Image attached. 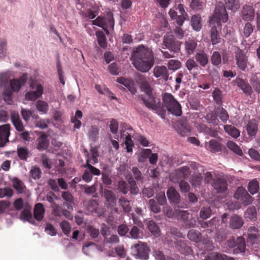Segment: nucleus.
<instances>
[{
	"label": "nucleus",
	"mask_w": 260,
	"mask_h": 260,
	"mask_svg": "<svg viewBox=\"0 0 260 260\" xmlns=\"http://www.w3.org/2000/svg\"><path fill=\"white\" fill-rule=\"evenodd\" d=\"M131 60L134 67L143 73L148 72L154 64L152 50L144 45H139L134 50Z\"/></svg>",
	"instance_id": "1"
},
{
	"label": "nucleus",
	"mask_w": 260,
	"mask_h": 260,
	"mask_svg": "<svg viewBox=\"0 0 260 260\" xmlns=\"http://www.w3.org/2000/svg\"><path fill=\"white\" fill-rule=\"evenodd\" d=\"M141 90L146 94V96H141L143 104L148 109L155 111L156 113L164 118L166 114V110L160 103L159 100L157 102L155 98L152 95V88L148 80L140 86Z\"/></svg>",
	"instance_id": "2"
},
{
	"label": "nucleus",
	"mask_w": 260,
	"mask_h": 260,
	"mask_svg": "<svg viewBox=\"0 0 260 260\" xmlns=\"http://www.w3.org/2000/svg\"><path fill=\"white\" fill-rule=\"evenodd\" d=\"M162 99L165 107L170 113L176 116H179L182 114L180 104L171 93L168 92L164 93Z\"/></svg>",
	"instance_id": "3"
},
{
	"label": "nucleus",
	"mask_w": 260,
	"mask_h": 260,
	"mask_svg": "<svg viewBox=\"0 0 260 260\" xmlns=\"http://www.w3.org/2000/svg\"><path fill=\"white\" fill-rule=\"evenodd\" d=\"M93 24L102 27L105 31L108 34L109 33L108 28H114V20L113 13L111 11L106 13L104 17L99 16L93 22Z\"/></svg>",
	"instance_id": "4"
},
{
	"label": "nucleus",
	"mask_w": 260,
	"mask_h": 260,
	"mask_svg": "<svg viewBox=\"0 0 260 260\" xmlns=\"http://www.w3.org/2000/svg\"><path fill=\"white\" fill-rule=\"evenodd\" d=\"M133 254L142 259L146 260L149 257V247L146 244L139 242L138 244L132 247Z\"/></svg>",
	"instance_id": "5"
},
{
	"label": "nucleus",
	"mask_w": 260,
	"mask_h": 260,
	"mask_svg": "<svg viewBox=\"0 0 260 260\" xmlns=\"http://www.w3.org/2000/svg\"><path fill=\"white\" fill-rule=\"evenodd\" d=\"M163 45L166 48L175 53L180 50L181 43L172 35H166L163 38Z\"/></svg>",
	"instance_id": "6"
},
{
	"label": "nucleus",
	"mask_w": 260,
	"mask_h": 260,
	"mask_svg": "<svg viewBox=\"0 0 260 260\" xmlns=\"http://www.w3.org/2000/svg\"><path fill=\"white\" fill-rule=\"evenodd\" d=\"M213 18L216 20L218 24L220 22L225 23L228 21L229 16L224 4L219 2L216 5Z\"/></svg>",
	"instance_id": "7"
},
{
	"label": "nucleus",
	"mask_w": 260,
	"mask_h": 260,
	"mask_svg": "<svg viewBox=\"0 0 260 260\" xmlns=\"http://www.w3.org/2000/svg\"><path fill=\"white\" fill-rule=\"evenodd\" d=\"M236 63L238 68L242 71H245L247 67L248 57L243 50L237 47L235 51Z\"/></svg>",
	"instance_id": "8"
},
{
	"label": "nucleus",
	"mask_w": 260,
	"mask_h": 260,
	"mask_svg": "<svg viewBox=\"0 0 260 260\" xmlns=\"http://www.w3.org/2000/svg\"><path fill=\"white\" fill-rule=\"evenodd\" d=\"M211 185L218 193H224L228 189V182L222 177H216L212 179Z\"/></svg>",
	"instance_id": "9"
},
{
	"label": "nucleus",
	"mask_w": 260,
	"mask_h": 260,
	"mask_svg": "<svg viewBox=\"0 0 260 260\" xmlns=\"http://www.w3.org/2000/svg\"><path fill=\"white\" fill-rule=\"evenodd\" d=\"M30 87L35 91H29L26 93L25 98L27 100L34 101L40 98L43 93V87L42 85L37 83H31Z\"/></svg>",
	"instance_id": "10"
},
{
	"label": "nucleus",
	"mask_w": 260,
	"mask_h": 260,
	"mask_svg": "<svg viewBox=\"0 0 260 260\" xmlns=\"http://www.w3.org/2000/svg\"><path fill=\"white\" fill-rule=\"evenodd\" d=\"M86 210L90 212H95L98 216H102L105 214L104 209L100 206L95 200H90L85 204Z\"/></svg>",
	"instance_id": "11"
},
{
	"label": "nucleus",
	"mask_w": 260,
	"mask_h": 260,
	"mask_svg": "<svg viewBox=\"0 0 260 260\" xmlns=\"http://www.w3.org/2000/svg\"><path fill=\"white\" fill-rule=\"evenodd\" d=\"M255 11L253 7L245 5L242 9L241 17L245 21H252L254 20Z\"/></svg>",
	"instance_id": "12"
},
{
	"label": "nucleus",
	"mask_w": 260,
	"mask_h": 260,
	"mask_svg": "<svg viewBox=\"0 0 260 260\" xmlns=\"http://www.w3.org/2000/svg\"><path fill=\"white\" fill-rule=\"evenodd\" d=\"M27 74H23L19 79H14L10 80V85L11 90L14 92H18L26 82Z\"/></svg>",
	"instance_id": "13"
},
{
	"label": "nucleus",
	"mask_w": 260,
	"mask_h": 260,
	"mask_svg": "<svg viewBox=\"0 0 260 260\" xmlns=\"http://www.w3.org/2000/svg\"><path fill=\"white\" fill-rule=\"evenodd\" d=\"M10 125L9 124L0 126V147H3L9 142L10 133Z\"/></svg>",
	"instance_id": "14"
},
{
	"label": "nucleus",
	"mask_w": 260,
	"mask_h": 260,
	"mask_svg": "<svg viewBox=\"0 0 260 260\" xmlns=\"http://www.w3.org/2000/svg\"><path fill=\"white\" fill-rule=\"evenodd\" d=\"M234 82L245 94L251 95L252 93V88L247 82L239 77H237Z\"/></svg>",
	"instance_id": "15"
},
{
	"label": "nucleus",
	"mask_w": 260,
	"mask_h": 260,
	"mask_svg": "<svg viewBox=\"0 0 260 260\" xmlns=\"http://www.w3.org/2000/svg\"><path fill=\"white\" fill-rule=\"evenodd\" d=\"M117 82L126 87L132 94L137 92L135 82L132 79L120 77L117 79Z\"/></svg>",
	"instance_id": "16"
},
{
	"label": "nucleus",
	"mask_w": 260,
	"mask_h": 260,
	"mask_svg": "<svg viewBox=\"0 0 260 260\" xmlns=\"http://www.w3.org/2000/svg\"><path fill=\"white\" fill-rule=\"evenodd\" d=\"M31 206L28 203H26L24 206V209L20 214V219L22 220L34 224L35 220L31 214Z\"/></svg>",
	"instance_id": "17"
},
{
	"label": "nucleus",
	"mask_w": 260,
	"mask_h": 260,
	"mask_svg": "<svg viewBox=\"0 0 260 260\" xmlns=\"http://www.w3.org/2000/svg\"><path fill=\"white\" fill-rule=\"evenodd\" d=\"M153 74L156 78L163 79L167 81L169 77V73L166 67L164 66H155L153 69Z\"/></svg>",
	"instance_id": "18"
},
{
	"label": "nucleus",
	"mask_w": 260,
	"mask_h": 260,
	"mask_svg": "<svg viewBox=\"0 0 260 260\" xmlns=\"http://www.w3.org/2000/svg\"><path fill=\"white\" fill-rule=\"evenodd\" d=\"M176 250L184 255L189 254L191 251V248L187 245L186 243L183 240H177L175 242Z\"/></svg>",
	"instance_id": "19"
},
{
	"label": "nucleus",
	"mask_w": 260,
	"mask_h": 260,
	"mask_svg": "<svg viewBox=\"0 0 260 260\" xmlns=\"http://www.w3.org/2000/svg\"><path fill=\"white\" fill-rule=\"evenodd\" d=\"M194 58L198 65L203 68H205L209 63L208 55L203 51L197 52Z\"/></svg>",
	"instance_id": "20"
},
{
	"label": "nucleus",
	"mask_w": 260,
	"mask_h": 260,
	"mask_svg": "<svg viewBox=\"0 0 260 260\" xmlns=\"http://www.w3.org/2000/svg\"><path fill=\"white\" fill-rule=\"evenodd\" d=\"M11 120L18 132H23L24 130V126L18 113L14 112L11 114Z\"/></svg>",
	"instance_id": "21"
},
{
	"label": "nucleus",
	"mask_w": 260,
	"mask_h": 260,
	"mask_svg": "<svg viewBox=\"0 0 260 260\" xmlns=\"http://www.w3.org/2000/svg\"><path fill=\"white\" fill-rule=\"evenodd\" d=\"M45 210L42 203H37L34 209V217L38 221H41L44 218Z\"/></svg>",
	"instance_id": "22"
},
{
	"label": "nucleus",
	"mask_w": 260,
	"mask_h": 260,
	"mask_svg": "<svg viewBox=\"0 0 260 260\" xmlns=\"http://www.w3.org/2000/svg\"><path fill=\"white\" fill-rule=\"evenodd\" d=\"M246 130L250 137L255 136L258 130V121L255 119L249 120L246 126Z\"/></svg>",
	"instance_id": "23"
},
{
	"label": "nucleus",
	"mask_w": 260,
	"mask_h": 260,
	"mask_svg": "<svg viewBox=\"0 0 260 260\" xmlns=\"http://www.w3.org/2000/svg\"><path fill=\"white\" fill-rule=\"evenodd\" d=\"M177 216L184 222L186 226L188 228L193 227L196 224L194 220H188L189 213L187 211L179 210L177 212Z\"/></svg>",
	"instance_id": "24"
},
{
	"label": "nucleus",
	"mask_w": 260,
	"mask_h": 260,
	"mask_svg": "<svg viewBox=\"0 0 260 260\" xmlns=\"http://www.w3.org/2000/svg\"><path fill=\"white\" fill-rule=\"evenodd\" d=\"M244 223L242 218L237 215H233L230 218L229 226L232 229H239Z\"/></svg>",
	"instance_id": "25"
},
{
	"label": "nucleus",
	"mask_w": 260,
	"mask_h": 260,
	"mask_svg": "<svg viewBox=\"0 0 260 260\" xmlns=\"http://www.w3.org/2000/svg\"><path fill=\"white\" fill-rule=\"evenodd\" d=\"M167 194L171 203L174 204L179 203L180 200V194L174 187H169L167 190Z\"/></svg>",
	"instance_id": "26"
},
{
	"label": "nucleus",
	"mask_w": 260,
	"mask_h": 260,
	"mask_svg": "<svg viewBox=\"0 0 260 260\" xmlns=\"http://www.w3.org/2000/svg\"><path fill=\"white\" fill-rule=\"evenodd\" d=\"M104 197L108 207H114L116 205V197L112 191L107 189H104Z\"/></svg>",
	"instance_id": "27"
},
{
	"label": "nucleus",
	"mask_w": 260,
	"mask_h": 260,
	"mask_svg": "<svg viewBox=\"0 0 260 260\" xmlns=\"http://www.w3.org/2000/svg\"><path fill=\"white\" fill-rule=\"evenodd\" d=\"M185 51L188 55L194 53L197 47V41L194 39H188L184 43Z\"/></svg>",
	"instance_id": "28"
},
{
	"label": "nucleus",
	"mask_w": 260,
	"mask_h": 260,
	"mask_svg": "<svg viewBox=\"0 0 260 260\" xmlns=\"http://www.w3.org/2000/svg\"><path fill=\"white\" fill-rule=\"evenodd\" d=\"M234 253H245L246 243L245 239L242 237H239L236 240V246L233 250Z\"/></svg>",
	"instance_id": "29"
},
{
	"label": "nucleus",
	"mask_w": 260,
	"mask_h": 260,
	"mask_svg": "<svg viewBox=\"0 0 260 260\" xmlns=\"http://www.w3.org/2000/svg\"><path fill=\"white\" fill-rule=\"evenodd\" d=\"M101 174V172L99 169H95V170H85L82 177L85 182L88 183L92 180L93 175L99 176Z\"/></svg>",
	"instance_id": "30"
},
{
	"label": "nucleus",
	"mask_w": 260,
	"mask_h": 260,
	"mask_svg": "<svg viewBox=\"0 0 260 260\" xmlns=\"http://www.w3.org/2000/svg\"><path fill=\"white\" fill-rule=\"evenodd\" d=\"M219 219L217 217H213L211 220L207 222H203L201 223V226L203 228H210V230H207L209 233H211L214 229H216L219 226Z\"/></svg>",
	"instance_id": "31"
},
{
	"label": "nucleus",
	"mask_w": 260,
	"mask_h": 260,
	"mask_svg": "<svg viewBox=\"0 0 260 260\" xmlns=\"http://www.w3.org/2000/svg\"><path fill=\"white\" fill-rule=\"evenodd\" d=\"M189 168L194 171V173H198L196 175V179L195 182H193V185H198L200 184L201 181V175L200 171L202 170V167L199 164L195 162H190L189 164Z\"/></svg>",
	"instance_id": "32"
},
{
	"label": "nucleus",
	"mask_w": 260,
	"mask_h": 260,
	"mask_svg": "<svg viewBox=\"0 0 260 260\" xmlns=\"http://www.w3.org/2000/svg\"><path fill=\"white\" fill-rule=\"evenodd\" d=\"M49 142L47 136L45 134L40 136L38 139L37 149L41 151L46 150L49 146Z\"/></svg>",
	"instance_id": "33"
},
{
	"label": "nucleus",
	"mask_w": 260,
	"mask_h": 260,
	"mask_svg": "<svg viewBox=\"0 0 260 260\" xmlns=\"http://www.w3.org/2000/svg\"><path fill=\"white\" fill-rule=\"evenodd\" d=\"M188 239L196 243L199 242L202 240V234L197 230H190L187 234Z\"/></svg>",
	"instance_id": "34"
},
{
	"label": "nucleus",
	"mask_w": 260,
	"mask_h": 260,
	"mask_svg": "<svg viewBox=\"0 0 260 260\" xmlns=\"http://www.w3.org/2000/svg\"><path fill=\"white\" fill-rule=\"evenodd\" d=\"M259 237V231L254 226H250L248 229V238L252 243L255 242Z\"/></svg>",
	"instance_id": "35"
},
{
	"label": "nucleus",
	"mask_w": 260,
	"mask_h": 260,
	"mask_svg": "<svg viewBox=\"0 0 260 260\" xmlns=\"http://www.w3.org/2000/svg\"><path fill=\"white\" fill-rule=\"evenodd\" d=\"M13 186L16 190L18 193H23L26 189L25 186L21 180L17 178L12 180Z\"/></svg>",
	"instance_id": "36"
},
{
	"label": "nucleus",
	"mask_w": 260,
	"mask_h": 260,
	"mask_svg": "<svg viewBox=\"0 0 260 260\" xmlns=\"http://www.w3.org/2000/svg\"><path fill=\"white\" fill-rule=\"evenodd\" d=\"M191 25L194 30L199 31L201 29V17L199 14L194 15L191 17Z\"/></svg>",
	"instance_id": "37"
},
{
	"label": "nucleus",
	"mask_w": 260,
	"mask_h": 260,
	"mask_svg": "<svg viewBox=\"0 0 260 260\" xmlns=\"http://www.w3.org/2000/svg\"><path fill=\"white\" fill-rule=\"evenodd\" d=\"M224 129L226 133L234 138H237L240 136V132L233 125H225Z\"/></svg>",
	"instance_id": "38"
},
{
	"label": "nucleus",
	"mask_w": 260,
	"mask_h": 260,
	"mask_svg": "<svg viewBox=\"0 0 260 260\" xmlns=\"http://www.w3.org/2000/svg\"><path fill=\"white\" fill-rule=\"evenodd\" d=\"M119 205L122 207L123 211L126 213H129L132 210L130 201L123 197L119 199Z\"/></svg>",
	"instance_id": "39"
},
{
	"label": "nucleus",
	"mask_w": 260,
	"mask_h": 260,
	"mask_svg": "<svg viewBox=\"0 0 260 260\" xmlns=\"http://www.w3.org/2000/svg\"><path fill=\"white\" fill-rule=\"evenodd\" d=\"M148 228L151 234L155 237H158L160 236L159 228L153 220H150L148 222Z\"/></svg>",
	"instance_id": "40"
},
{
	"label": "nucleus",
	"mask_w": 260,
	"mask_h": 260,
	"mask_svg": "<svg viewBox=\"0 0 260 260\" xmlns=\"http://www.w3.org/2000/svg\"><path fill=\"white\" fill-rule=\"evenodd\" d=\"M209 149L211 152L216 153L221 150L222 146L218 141L212 139L209 141Z\"/></svg>",
	"instance_id": "41"
},
{
	"label": "nucleus",
	"mask_w": 260,
	"mask_h": 260,
	"mask_svg": "<svg viewBox=\"0 0 260 260\" xmlns=\"http://www.w3.org/2000/svg\"><path fill=\"white\" fill-rule=\"evenodd\" d=\"M17 155L18 157L22 160H27L29 155L28 148L25 147H20L17 148Z\"/></svg>",
	"instance_id": "42"
},
{
	"label": "nucleus",
	"mask_w": 260,
	"mask_h": 260,
	"mask_svg": "<svg viewBox=\"0 0 260 260\" xmlns=\"http://www.w3.org/2000/svg\"><path fill=\"white\" fill-rule=\"evenodd\" d=\"M210 33L211 42L213 45H215L220 42L221 38L219 33L217 31V27L216 26H212Z\"/></svg>",
	"instance_id": "43"
},
{
	"label": "nucleus",
	"mask_w": 260,
	"mask_h": 260,
	"mask_svg": "<svg viewBox=\"0 0 260 260\" xmlns=\"http://www.w3.org/2000/svg\"><path fill=\"white\" fill-rule=\"evenodd\" d=\"M227 147L231 150L233 151L236 154L242 156L243 155V152L240 147L234 142L232 141H229L226 143Z\"/></svg>",
	"instance_id": "44"
},
{
	"label": "nucleus",
	"mask_w": 260,
	"mask_h": 260,
	"mask_svg": "<svg viewBox=\"0 0 260 260\" xmlns=\"http://www.w3.org/2000/svg\"><path fill=\"white\" fill-rule=\"evenodd\" d=\"M99 129L95 126H92L88 132V136L90 140L93 142L96 141L98 138Z\"/></svg>",
	"instance_id": "45"
},
{
	"label": "nucleus",
	"mask_w": 260,
	"mask_h": 260,
	"mask_svg": "<svg viewBox=\"0 0 260 260\" xmlns=\"http://www.w3.org/2000/svg\"><path fill=\"white\" fill-rule=\"evenodd\" d=\"M217 116L219 117L221 120L225 123L229 119V116L228 112L222 107H218L217 108L216 112Z\"/></svg>",
	"instance_id": "46"
},
{
	"label": "nucleus",
	"mask_w": 260,
	"mask_h": 260,
	"mask_svg": "<svg viewBox=\"0 0 260 260\" xmlns=\"http://www.w3.org/2000/svg\"><path fill=\"white\" fill-rule=\"evenodd\" d=\"M96 36L97 37V41L100 46L103 48L107 47V41L106 37L102 31L96 32Z\"/></svg>",
	"instance_id": "47"
},
{
	"label": "nucleus",
	"mask_w": 260,
	"mask_h": 260,
	"mask_svg": "<svg viewBox=\"0 0 260 260\" xmlns=\"http://www.w3.org/2000/svg\"><path fill=\"white\" fill-rule=\"evenodd\" d=\"M248 189L252 194H254L257 192L259 189V183L256 179H254L249 182Z\"/></svg>",
	"instance_id": "48"
},
{
	"label": "nucleus",
	"mask_w": 260,
	"mask_h": 260,
	"mask_svg": "<svg viewBox=\"0 0 260 260\" xmlns=\"http://www.w3.org/2000/svg\"><path fill=\"white\" fill-rule=\"evenodd\" d=\"M211 62L214 66H218L221 63V56L218 51H214L211 56Z\"/></svg>",
	"instance_id": "49"
},
{
	"label": "nucleus",
	"mask_w": 260,
	"mask_h": 260,
	"mask_svg": "<svg viewBox=\"0 0 260 260\" xmlns=\"http://www.w3.org/2000/svg\"><path fill=\"white\" fill-rule=\"evenodd\" d=\"M13 91L9 88H6L3 93L4 100L8 104L11 105L13 103Z\"/></svg>",
	"instance_id": "50"
},
{
	"label": "nucleus",
	"mask_w": 260,
	"mask_h": 260,
	"mask_svg": "<svg viewBox=\"0 0 260 260\" xmlns=\"http://www.w3.org/2000/svg\"><path fill=\"white\" fill-rule=\"evenodd\" d=\"M185 66L190 73L193 70L198 69L199 68L198 64L193 58L187 59L185 63Z\"/></svg>",
	"instance_id": "51"
},
{
	"label": "nucleus",
	"mask_w": 260,
	"mask_h": 260,
	"mask_svg": "<svg viewBox=\"0 0 260 260\" xmlns=\"http://www.w3.org/2000/svg\"><path fill=\"white\" fill-rule=\"evenodd\" d=\"M37 110L43 113H46L48 110V105L44 101L39 100L36 104Z\"/></svg>",
	"instance_id": "52"
},
{
	"label": "nucleus",
	"mask_w": 260,
	"mask_h": 260,
	"mask_svg": "<svg viewBox=\"0 0 260 260\" xmlns=\"http://www.w3.org/2000/svg\"><path fill=\"white\" fill-rule=\"evenodd\" d=\"M226 7L230 10H237L240 7L239 0H224Z\"/></svg>",
	"instance_id": "53"
},
{
	"label": "nucleus",
	"mask_w": 260,
	"mask_h": 260,
	"mask_svg": "<svg viewBox=\"0 0 260 260\" xmlns=\"http://www.w3.org/2000/svg\"><path fill=\"white\" fill-rule=\"evenodd\" d=\"M241 203L244 206L248 205L251 203L252 201V198L249 195L247 191L244 189V192L243 194H241Z\"/></svg>",
	"instance_id": "54"
},
{
	"label": "nucleus",
	"mask_w": 260,
	"mask_h": 260,
	"mask_svg": "<svg viewBox=\"0 0 260 260\" xmlns=\"http://www.w3.org/2000/svg\"><path fill=\"white\" fill-rule=\"evenodd\" d=\"M181 67V63L178 60H170L168 63V69L170 70L175 71L180 68Z\"/></svg>",
	"instance_id": "55"
},
{
	"label": "nucleus",
	"mask_w": 260,
	"mask_h": 260,
	"mask_svg": "<svg viewBox=\"0 0 260 260\" xmlns=\"http://www.w3.org/2000/svg\"><path fill=\"white\" fill-rule=\"evenodd\" d=\"M212 96L217 104L219 105L222 104V95L221 91L219 89H216L213 91Z\"/></svg>",
	"instance_id": "56"
},
{
	"label": "nucleus",
	"mask_w": 260,
	"mask_h": 260,
	"mask_svg": "<svg viewBox=\"0 0 260 260\" xmlns=\"http://www.w3.org/2000/svg\"><path fill=\"white\" fill-rule=\"evenodd\" d=\"M254 26H253L249 21H247L244 25L243 28V34L245 37L248 38L253 32Z\"/></svg>",
	"instance_id": "57"
},
{
	"label": "nucleus",
	"mask_w": 260,
	"mask_h": 260,
	"mask_svg": "<svg viewBox=\"0 0 260 260\" xmlns=\"http://www.w3.org/2000/svg\"><path fill=\"white\" fill-rule=\"evenodd\" d=\"M225 257L222 253L219 252H212L209 253L205 258V260H222Z\"/></svg>",
	"instance_id": "58"
},
{
	"label": "nucleus",
	"mask_w": 260,
	"mask_h": 260,
	"mask_svg": "<svg viewBox=\"0 0 260 260\" xmlns=\"http://www.w3.org/2000/svg\"><path fill=\"white\" fill-rule=\"evenodd\" d=\"M212 214V210L210 207H203L200 212V217L203 219L209 218Z\"/></svg>",
	"instance_id": "59"
},
{
	"label": "nucleus",
	"mask_w": 260,
	"mask_h": 260,
	"mask_svg": "<svg viewBox=\"0 0 260 260\" xmlns=\"http://www.w3.org/2000/svg\"><path fill=\"white\" fill-rule=\"evenodd\" d=\"M13 195V190L9 187H5L4 188H0V198L7 197L11 198Z\"/></svg>",
	"instance_id": "60"
},
{
	"label": "nucleus",
	"mask_w": 260,
	"mask_h": 260,
	"mask_svg": "<svg viewBox=\"0 0 260 260\" xmlns=\"http://www.w3.org/2000/svg\"><path fill=\"white\" fill-rule=\"evenodd\" d=\"M207 120L208 123L217 125L219 123V120L217 118V115L213 113H210L207 115Z\"/></svg>",
	"instance_id": "61"
},
{
	"label": "nucleus",
	"mask_w": 260,
	"mask_h": 260,
	"mask_svg": "<svg viewBox=\"0 0 260 260\" xmlns=\"http://www.w3.org/2000/svg\"><path fill=\"white\" fill-rule=\"evenodd\" d=\"M60 226L64 235L68 236L70 234L71 228L68 221H62L60 224Z\"/></svg>",
	"instance_id": "62"
},
{
	"label": "nucleus",
	"mask_w": 260,
	"mask_h": 260,
	"mask_svg": "<svg viewBox=\"0 0 260 260\" xmlns=\"http://www.w3.org/2000/svg\"><path fill=\"white\" fill-rule=\"evenodd\" d=\"M118 189L122 193L126 194L129 190L128 185L125 181H119L118 183Z\"/></svg>",
	"instance_id": "63"
},
{
	"label": "nucleus",
	"mask_w": 260,
	"mask_h": 260,
	"mask_svg": "<svg viewBox=\"0 0 260 260\" xmlns=\"http://www.w3.org/2000/svg\"><path fill=\"white\" fill-rule=\"evenodd\" d=\"M31 177L35 180L39 179L41 177V171L39 167L34 166L31 168L30 171Z\"/></svg>",
	"instance_id": "64"
}]
</instances>
